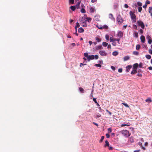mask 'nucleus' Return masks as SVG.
<instances>
[{
    "label": "nucleus",
    "mask_w": 152,
    "mask_h": 152,
    "mask_svg": "<svg viewBox=\"0 0 152 152\" xmlns=\"http://www.w3.org/2000/svg\"><path fill=\"white\" fill-rule=\"evenodd\" d=\"M132 22H135L136 21V16L134 13L131 11L129 13Z\"/></svg>",
    "instance_id": "nucleus-1"
},
{
    "label": "nucleus",
    "mask_w": 152,
    "mask_h": 152,
    "mask_svg": "<svg viewBox=\"0 0 152 152\" xmlns=\"http://www.w3.org/2000/svg\"><path fill=\"white\" fill-rule=\"evenodd\" d=\"M137 23L139 26H140L142 29L144 28L145 25L142 21L140 20H138L137 22Z\"/></svg>",
    "instance_id": "nucleus-2"
},
{
    "label": "nucleus",
    "mask_w": 152,
    "mask_h": 152,
    "mask_svg": "<svg viewBox=\"0 0 152 152\" xmlns=\"http://www.w3.org/2000/svg\"><path fill=\"white\" fill-rule=\"evenodd\" d=\"M99 53L100 55L102 56H106L107 55V53L104 50H100L99 51Z\"/></svg>",
    "instance_id": "nucleus-3"
},
{
    "label": "nucleus",
    "mask_w": 152,
    "mask_h": 152,
    "mask_svg": "<svg viewBox=\"0 0 152 152\" xmlns=\"http://www.w3.org/2000/svg\"><path fill=\"white\" fill-rule=\"evenodd\" d=\"M83 20H82V25L84 27H86L87 26V24L86 23V21L85 20V19H84V20H83V18H82Z\"/></svg>",
    "instance_id": "nucleus-4"
},
{
    "label": "nucleus",
    "mask_w": 152,
    "mask_h": 152,
    "mask_svg": "<svg viewBox=\"0 0 152 152\" xmlns=\"http://www.w3.org/2000/svg\"><path fill=\"white\" fill-rule=\"evenodd\" d=\"M130 134L129 132L127 130H124V136L126 137H128L130 136Z\"/></svg>",
    "instance_id": "nucleus-5"
},
{
    "label": "nucleus",
    "mask_w": 152,
    "mask_h": 152,
    "mask_svg": "<svg viewBox=\"0 0 152 152\" xmlns=\"http://www.w3.org/2000/svg\"><path fill=\"white\" fill-rule=\"evenodd\" d=\"M117 20L118 23H121L123 22V20L121 18V16L119 15L117 18Z\"/></svg>",
    "instance_id": "nucleus-6"
},
{
    "label": "nucleus",
    "mask_w": 152,
    "mask_h": 152,
    "mask_svg": "<svg viewBox=\"0 0 152 152\" xmlns=\"http://www.w3.org/2000/svg\"><path fill=\"white\" fill-rule=\"evenodd\" d=\"M94 59V55H91L89 56L87 58V60L88 61H90L91 60H93Z\"/></svg>",
    "instance_id": "nucleus-7"
},
{
    "label": "nucleus",
    "mask_w": 152,
    "mask_h": 152,
    "mask_svg": "<svg viewBox=\"0 0 152 152\" xmlns=\"http://www.w3.org/2000/svg\"><path fill=\"white\" fill-rule=\"evenodd\" d=\"M81 1H79L77 2V3L76 4L75 6L76 7V8H77V9L80 8V4Z\"/></svg>",
    "instance_id": "nucleus-8"
},
{
    "label": "nucleus",
    "mask_w": 152,
    "mask_h": 152,
    "mask_svg": "<svg viewBox=\"0 0 152 152\" xmlns=\"http://www.w3.org/2000/svg\"><path fill=\"white\" fill-rule=\"evenodd\" d=\"M140 39L142 42L144 43L145 42V38L144 36L142 35L140 37Z\"/></svg>",
    "instance_id": "nucleus-9"
},
{
    "label": "nucleus",
    "mask_w": 152,
    "mask_h": 152,
    "mask_svg": "<svg viewBox=\"0 0 152 152\" xmlns=\"http://www.w3.org/2000/svg\"><path fill=\"white\" fill-rule=\"evenodd\" d=\"M132 66L131 65H128L126 67V72H129L130 69L132 68Z\"/></svg>",
    "instance_id": "nucleus-10"
},
{
    "label": "nucleus",
    "mask_w": 152,
    "mask_h": 152,
    "mask_svg": "<svg viewBox=\"0 0 152 152\" xmlns=\"http://www.w3.org/2000/svg\"><path fill=\"white\" fill-rule=\"evenodd\" d=\"M95 48L96 50H98L101 49H103V48L101 45L96 46Z\"/></svg>",
    "instance_id": "nucleus-11"
},
{
    "label": "nucleus",
    "mask_w": 152,
    "mask_h": 152,
    "mask_svg": "<svg viewBox=\"0 0 152 152\" xmlns=\"http://www.w3.org/2000/svg\"><path fill=\"white\" fill-rule=\"evenodd\" d=\"M123 33L121 31H119L118 33V37H122L123 35Z\"/></svg>",
    "instance_id": "nucleus-12"
},
{
    "label": "nucleus",
    "mask_w": 152,
    "mask_h": 152,
    "mask_svg": "<svg viewBox=\"0 0 152 152\" xmlns=\"http://www.w3.org/2000/svg\"><path fill=\"white\" fill-rule=\"evenodd\" d=\"M139 65L137 63L134 64L133 65V68L134 69H137L138 66Z\"/></svg>",
    "instance_id": "nucleus-13"
},
{
    "label": "nucleus",
    "mask_w": 152,
    "mask_h": 152,
    "mask_svg": "<svg viewBox=\"0 0 152 152\" xmlns=\"http://www.w3.org/2000/svg\"><path fill=\"white\" fill-rule=\"evenodd\" d=\"M84 30L83 29L82 27H80L78 29V32L79 33H81L83 32H84Z\"/></svg>",
    "instance_id": "nucleus-14"
},
{
    "label": "nucleus",
    "mask_w": 152,
    "mask_h": 152,
    "mask_svg": "<svg viewBox=\"0 0 152 152\" xmlns=\"http://www.w3.org/2000/svg\"><path fill=\"white\" fill-rule=\"evenodd\" d=\"M149 12L151 14V15L152 16V7H150L149 8Z\"/></svg>",
    "instance_id": "nucleus-15"
},
{
    "label": "nucleus",
    "mask_w": 152,
    "mask_h": 152,
    "mask_svg": "<svg viewBox=\"0 0 152 152\" xmlns=\"http://www.w3.org/2000/svg\"><path fill=\"white\" fill-rule=\"evenodd\" d=\"M95 38L96 41L98 42H100L101 41V39L97 37H96Z\"/></svg>",
    "instance_id": "nucleus-16"
},
{
    "label": "nucleus",
    "mask_w": 152,
    "mask_h": 152,
    "mask_svg": "<svg viewBox=\"0 0 152 152\" xmlns=\"http://www.w3.org/2000/svg\"><path fill=\"white\" fill-rule=\"evenodd\" d=\"M145 101L148 103H150L152 102V100L151 98H148L145 100Z\"/></svg>",
    "instance_id": "nucleus-17"
},
{
    "label": "nucleus",
    "mask_w": 152,
    "mask_h": 152,
    "mask_svg": "<svg viewBox=\"0 0 152 152\" xmlns=\"http://www.w3.org/2000/svg\"><path fill=\"white\" fill-rule=\"evenodd\" d=\"M105 144L104 145V147H106V146H109V142L107 140H106L105 141Z\"/></svg>",
    "instance_id": "nucleus-18"
},
{
    "label": "nucleus",
    "mask_w": 152,
    "mask_h": 152,
    "mask_svg": "<svg viewBox=\"0 0 152 152\" xmlns=\"http://www.w3.org/2000/svg\"><path fill=\"white\" fill-rule=\"evenodd\" d=\"M70 8L71 10L74 11L76 9V7L75 6H71L70 7Z\"/></svg>",
    "instance_id": "nucleus-19"
},
{
    "label": "nucleus",
    "mask_w": 152,
    "mask_h": 152,
    "mask_svg": "<svg viewBox=\"0 0 152 152\" xmlns=\"http://www.w3.org/2000/svg\"><path fill=\"white\" fill-rule=\"evenodd\" d=\"M91 20V18H86V20H85L86 21H88V22H90Z\"/></svg>",
    "instance_id": "nucleus-20"
},
{
    "label": "nucleus",
    "mask_w": 152,
    "mask_h": 152,
    "mask_svg": "<svg viewBox=\"0 0 152 152\" xmlns=\"http://www.w3.org/2000/svg\"><path fill=\"white\" fill-rule=\"evenodd\" d=\"M137 70L135 69H133L132 71L131 72V73L132 74H134L137 73Z\"/></svg>",
    "instance_id": "nucleus-21"
},
{
    "label": "nucleus",
    "mask_w": 152,
    "mask_h": 152,
    "mask_svg": "<svg viewBox=\"0 0 152 152\" xmlns=\"http://www.w3.org/2000/svg\"><path fill=\"white\" fill-rule=\"evenodd\" d=\"M129 57L127 56L124 57V61H126L129 60Z\"/></svg>",
    "instance_id": "nucleus-22"
},
{
    "label": "nucleus",
    "mask_w": 152,
    "mask_h": 152,
    "mask_svg": "<svg viewBox=\"0 0 152 152\" xmlns=\"http://www.w3.org/2000/svg\"><path fill=\"white\" fill-rule=\"evenodd\" d=\"M79 89L80 91L82 93H84V91L83 89L81 88V87H80L79 88Z\"/></svg>",
    "instance_id": "nucleus-23"
},
{
    "label": "nucleus",
    "mask_w": 152,
    "mask_h": 152,
    "mask_svg": "<svg viewBox=\"0 0 152 152\" xmlns=\"http://www.w3.org/2000/svg\"><path fill=\"white\" fill-rule=\"evenodd\" d=\"M108 45V43L106 42H102V45L104 47H106Z\"/></svg>",
    "instance_id": "nucleus-24"
},
{
    "label": "nucleus",
    "mask_w": 152,
    "mask_h": 152,
    "mask_svg": "<svg viewBox=\"0 0 152 152\" xmlns=\"http://www.w3.org/2000/svg\"><path fill=\"white\" fill-rule=\"evenodd\" d=\"M134 36L136 38H137L138 37V35L137 32H135L133 34Z\"/></svg>",
    "instance_id": "nucleus-25"
},
{
    "label": "nucleus",
    "mask_w": 152,
    "mask_h": 152,
    "mask_svg": "<svg viewBox=\"0 0 152 152\" xmlns=\"http://www.w3.org/2000/svg\"><path fill=\"white\" fill-rule=\"evenodd\" d=\"M94 11H95V9L94 8L91 7L90 9V11L92 13L94 12Z\"/></svg>",
    "instance_id": "nucleus-26"
},
{
    "label": "nucleus",
    "mask_w": 152,
    "mask_h": 152,
    "mask_svg": "<svg viewBox=\"0 0 152 152\" xmlns=\"http://www.w3.org/2000/svg\"><path fill=\"white\" fill-rule=\"evenodd\" d=\"M145 57L148 59H150L151 58V56L149 55H145Z\"/></svg>",
    "instance_id": "nucleus-27"
},
{
    "label": "nucleus",
    "mask_w": 152,
    "mask_h": 152,
    "mask_svg": "<svg viewBox=\"0 0 152 152\" xmlns=\"http://www.w3.org/2000/svg\"><path fill=\"white\" fill-rule=\"evenodd\" d=\"M136 49L137 50H139L140 48V46L139 45H137L136 46Z\"/></svg>",
    "instance_id": "nucleus-28"
},
{
    "label": "nucleus",
    "mask_w": 152,
    "mask_h": 152,
    "mask_svg": "<svg viewBox=\"0 0 152 152\" xmlns=\"http://www.w3.org/2000/svg\"><path fill=\"white\" fill-rule=\"evenodd\" d=\"M118 53L117 51H114L112 53V54L114 56H117V55H118Z\"/></svg>",
    "instance_id": "nucleus-29"
},
{
    "label": "nucleus",
    "mask_w": 152,
    "mask_h": 152,
    "mask_svg": "<svg viewBox=\"0 0 152 152\" xmlns=\"http://www.w3.org/2000/svg\"><path fill=\"white\" fill-rule=\"evenodd\" d=\"M130 125V124L129 123H126L124 122V126H129Z\"/></svg>",
    "instance_id": "nucleus-30"
},
{
    "label": "nucleus",
    "mask_w": 152,
    "mask_h": 152,
    "mask_svg": "<svg viewBox=\"0 0 152 152\" xmlns=\"http://www.w3.org/2000/svg\"><path fill=\"white\" fill-rule=\"evenodd\" d=\"M81 12L83 13H85L86 12V11L84 8H82L81 10Z\"/></svg>",
    "instance_id": "nucleus-31"
},
{
    "label": "nucleus",
    "mask_w": 152,
    "mask_h": 152,
    "mask_svg": "<svg viewBox=\"0 0 152 152\" xmlns=\"http://www.w3.org/2000/svg\"><path fill=\"white\" fill-rule=\"evenodd\" d=\"M133 54L135 55H138L139 54V53L136 51H134L133 52Z\"/></svg>",
    "instance_id": "nucleus-32"
},
{
    "label": "nucleus",
    "mask_w": 152,
    "mask_h": 152,
    "mask_svg": "<svg viewBox=\"0 0 152 152\" xmlns=\"http://www.w3.org/2000/svg\"><path fill=\"white\" fill-rule=\"evenodd\" d=\"M84 56L85 57L87 58H88V57L89 56V55H88V53H85L84 54Z\"/></svg>",
    "instance_id": "nucleus-33"
},
{
    "label": "nucleus",
    "mask_w": 152,
    "mask_h": 152,
    "mask_svg": "<svg viewBox=\"0 0 152 152\" xmlns=\"http://www.w3.org/2000/svg\"><path fill=\"white\" fill-rule=\"evenodd\" d=\"M80 27V24L79 23L77 22L76 23V26H75V28H77Z\"/></svg>",
    "instance_id": "nucleus-34"
},
{
    "label": "nucleus",
    "mask_w": 152,
    "mask_h": 152,
    "mask_svg": "<svg viewBox=\"0 0 152 152\" xmlns=\"http://www.w3.org/2000/svg\"><path fill=\"white\" fill-rule=\"evenodd\" d=\"M101 116V115L99 114V113H98L96 116H95V118H98L100 117Z\"/></svg>",
    "instance_id": "nucleus-35"
},
{
    "label": "nucleus",
    "mask_w": 152,
    "mask_h": 152,
    "mask_svg": "<svg viewBox=\"0 0 152 152\" xmlns=\"http://www.w3.org/2000/svg\"><path fill=\"white\" fill-rule=\"evenodd\" d=\"M137 4L139 7H141L142 5V3L140 2H137Z\"/></svg>",
    "instance_id": "nucleus-36"
},
{
    "label": "nucleus",
    "mask_w": 152,
    "mask_h": 152,
    "mask_svg": "<svg viewBox=\"0 0 152 152\" xmlns=\"http://www.w3.org/2000/svg\"><path fill=\"white\" fill-rule=\"evenodd\" d=\"M124 106H125L126 107H127L129 109H130L129 106L126 103H124Z\"/></svg>",
    "instance_id": "nucleus-37"
},
{
    "label": "nucleus",
    "mask_w": 152,
    "mask_h": 152,
    "mask_svg": "<svg viewBox=\"0 0 152 152\" xmlns=\"http://www.w3.org/2000/svg\"><path fill=\"white\" fill-rule=\"evenodd\" d=\"M142 10V8L141 7H139L138 8V11L139 12H141Z\"/></svg>",
    "instance_id": "nucleus-38"
},
{
    "label": "nucleus",
    "mask_w": 152,
    "mask_h": 152,
    "mask_svg": "<svg viewBox=\"0 0 152 152\" xmlns=\"http://www.w3.org/2000/svg\"><path fill=\"white\" fill-rule=\"evenodd\" d=\"M95 66L99 67H101L102 66L101 65L99 64H96L95 65Z\"/></svg>",
    "instance_id": "nucleus-39"
},
{
    "label": "nucleus",
    "mask_w": 152,
    "mask_h": 152,
    "mask_svg": "<svg viewBox=\"0 0 152 152\" xmlns=\"http://www.w3.org/2000/svg\"><path fill=\"white\" fill-rule=\"evenodd\" d=\"M102 27L103 28H105V29H107L108 28V26L106 25H104L103 26H102Z\"/></svg>",
    "instance_id": "nucleus-40"
},
{
    "label": "nucleus",
    "mask_w": 152,
    "mask_h": 152,
    "mask_svg": "<svg viewBox=\"0 0 152 152\" xmlns=\"http://www.w3.org/2000/svg\"><path fill=\"white\" fill-rule=\"evenodd\" d=\"M110 42H113L114 41V39L112 37H110Z\"/></svg>",
    "instance_id": "nucleus-41"
},
{
    "label": "nucleus",
    "mask_w": 152,
    "mask_h": 152,
    "mask_svg": "<svg viewBox=\"0 0 152 152\" xmlns=\"http://www.w3.org/2000/svg\"><path fill=\"white\" fill-rule=\"evenodd\" d=\"M99 58V56L98 55H96L94 56V58L95 59H97Z\"/></svg>",
    "instance_id": "nucleus-42"
},
{
    "label": "nucleus",
    "mask_w": 152,
    "mask_h": 152,
    "mask_svg": "<svg viewBox=\"0 0 152 152\" xmlns=\"http://www.w3.org/2000/svg\"><path fill=\"white\" fill-rule=\"evenodd\" d=\"M69 3H70L72 4H74V0H69Z\"/></svg>",
    "instance_id": "nucleus-43"
},
{
    "label": "nucleus",
    "mask_w": 152,
    "mask_h": 152,
    "mask_svg": "<svg viewBox=\"0 0 152 152\" xmlns=\"http://www.w3.org/2000/svg\"><path fill=\"white\" fill-rule=\"evenodd\" d=\"M104 136H102L101 137V140L99 141V142H102V141L103 140V139H104Z\"/></svg>",
    "instance_id": "nucleus-44"
},
{
    "label": "nucleus",
    "mask_w": 152,
    "mask_h": 152,
    "mask_svg": "<svg viewBox=\"0 0 152 152\" xmlns=\"http://www.w3.org/2000/svg\"><path fill=\"white\" fill-rule=\"evenodd\" d=\"M122 71H123V69L121 68H119L118 69V72L120 73L122 72Z\"/></svg>",
    "instance_id": "nucleus-45"
},
{
    "label": "nucleus",
    "mask_w": 152,
    "mask_h": 152,
    "mask_svg": "<svg viewBox=\"0 0 152 152\" xmlns=\"http://www.w3.org/2000/svg\"><path fill=\"white\" fill-rule=\"evenodd\" d=\"M107 130H108V132L109 133H110L112 131L111 128H108L107 129Z\"/></svg>",
    "instance_id": "nucleus-46"
},
{
    "label": "nucleus",
    "mask_w": 152,
    "mask_h": 152,
    "mask_svg": "<svg viewBox=\"0 0 152 152\" xmlns=\"http://www.w3.org/2000/svg\"><path fill=\"white\" fill-rule=\"evenodd\" d=\"M109 17L111 18L112 19H114L113 17V15L111 14H110L109 15Z\"/></svg>",
    "instance_id": "nucleus-47"
},
{
    "label": "nucleus",
    "mask_w": 152,
    "mask_h": 152,
    "mask_svg": "<svg viewBox=\"0 0 152 152\" xmlns=\"http://www.w3.org/2000/svg\"><path fill=\"white\" fill-rule=\"evenodd\" d=\"M107 46V48L108 49H111V45H110L109 44Z\"/></svg>",
    "instance_id": "nucleus-48"
},
{
    "label": "nucleus",
    "mask_w": 152,
    "mask_h": 152,
    "mask_svg": "<svg viewBox=\"0 0 152 152\" xmlns=\"http://www.w3.org/2000/svg\"><path fill=\"white\" fill-rule=\"evenodd\" d=\"M139 32L141 34H142L143 33V30L141 29H140Z\"/></svg>",
    "instance_id": "nucleus-49"
},
{
    "label": "nucleus",
    "mask_w": 152,
    "mask_h": 152,
    "mask_svg": "<svg viewBox=\"0 0 152 152\" xmlns=\"http://www.w3.org/2000/svg\"><path fill=\"white\" fill-rule=\"evenodd\" d=\"M152 40L151 39H149L148 41V43L149 44H151L152 43Z\"/></svg>",
    "instance_id": "nucleus-50"
},
{
    "label": "nucleus",
    "mask_w": 152,
    "mask_h": 152,
    "mask_svg": "<svg viewBox=\"0 0 152 152\" xmlns=\"http://www.w3.org/2000/svg\"><path fill=\"white\" fill-rule=\"evenodd\" d=\"M142 65H143L142 64V63H140L139 64L138 66H139V67L142 68Z\"/></svg>",
    "instance_id": "nucleus-51"
},
{
    "label": "nucleus",
    "mask_w": 152,
    "mask_h": 152,
    "mask_svg": "<svg viewBox=\"0 0 152 152\" xmlns=\"http://www.w3.org/2000/svg\"><path fill=\"white\" fill-rule=\"evenodd\" d=\"M111 68L113 71H115V68L113 66H111Z\"/></svg>",
    "instance_id": "nucleus-52"
},
{
    "label": "nucleus",
    "mask_w": 152,
    "mask_h": 152,
    "mask_svg": "<svg viewBox=\"0 0 152 152\" xmlns=\"http://www.w3.org/2000/svg\"><path fill=\"white\" fill-rule=\"evenodd\" d=\"M93 100L95 102V103H97V102L96 100V98H94L93 99Z\"/></svg>",
    "instance_id": "nucleus-53"
},
{
    "label": "nucleus",
    "mask_w": 152,
    "mask_h": 152,
    "mask_svg": "<svg viewBox=\"0 0 152 152\" xmlns=\"http://www.w3.org/2000/svg\"><path fill=\"white\" fill-rule=\"evenodd\" d=\"M120 40V39L119 38L118 39H114V41H117L118 42H119Z\"/></svg>",
    "instance_id": "nucleus-54"
},
{
    "label": "nucleus",
    "mask_w": 152,
    "mask_h": 152,
    "mask_svg": "<svg viewBox=\"0 0 152 152\" xmlns=\"http://www.w3.org/2000/svg\"><path fill=\"white\" fill-rule=\"evenodd\" d=\"M134 28L137 29V26L135 25H134L133 26Z\"/></svg>",
    "instance_id": "nucleus-55"
},
{
    "label": "nucleus",
    "mask_w": 152,
    "mask_h": 152,
    "mask_svg": "<svg viewBox=\"0 0 152 152\" xmlns=\"http://www.w3.org/2000/svg\"><path fill=\"white\" fill-rule=\"evenodd\" d=\"M106 137L107 138H110V135L109 134H106Z\"/></svg>",
    "instance_id": "nucleus-56"
},
{
    "label": "nucleus",
    "mask_w": 152,
    "mask_h": 152,
    "mask_svg": "<svg viewBox=\"0 0 152 152\" xmlns=\"http://www.w3.org/2000/svg\"><path fill=\"white\" fill-rule=\"evenodd\" d=\"M112 45L114 46H115L116 45V43L115 41H113V42Z\"/></svg>",
    "instance_id": "nucleus-57"
},
{
    "label": "nucleus",
    "mask_w": 152,
    "mask_h": 152,
    "mask_svg": "<svg viewBox=\"0 0 152 152\" xmlns=\"http://www.w3.org/2000/svg\"><path fill=\"white\" fill-rule=\"evenodd\" d=\"M109 147V149L110 150H112L113 149V148L111 146H108Z\"/></svg>",
    "instance_id": "nucleus-58"
},
{
    "label": "nucleus",
    "mask_w": 152,
    "mask_h": 152,
    "mask_svg": "<svg viewBox=\"0 0 152 152\" xmlns=\"http://www.w3.org/2000/svg\"><path fill=\"white\" fill-rule=\"evenodd\" d=\"M124 6L126 8H128L129 7V6L126 4H125L124 5Z\"/></svg>",
    "instance_id": "nucleus-59"
},
{
    "label": "nucleus",
    "mask_w": 152,
    "mask_h": 152,
    "mask_svg": "<svg viewBox=\"0 0 152 152\" xmlns=\"http://www.w3.org/2000/svg\"><path fill=\"white\" fill-rule=\"evenodd\" d=\"M105 38H106V39L107 40H109V36L108 35H106V36H105Z\"/></svg>",
    "instance_id": "nucleus-60"
},
{
    "label": "nucleus",
    "mask_w": 152,
    "mask_h": 152,
    "mask_svg": "<svg viewBox=\"0 0 152 152\" xmlns=\"http://www.w3.org/2000/svg\"><path fill=\"white\" fill-rule=\"evenodd\" d=\"M149 52L150 54H152V50L151 49L149 50Z\"/></svg>",
    "instance_id": "nucleus-61"
},
{
    "label": "nucleus",
    "mask_w": 152,
    "mask_h": 152,
    "mask_svg": "<svg viewBox=\"0 0 152 152\" xmlns=\"http://www.w3.org/2000/svg\"><path fill=\"white\" fill-rule=\"evenodd\" d=\"M81 7L82 8H84L85 7V6H84V5L83 4H81Z\"/></svg>",
    "instance_id": "nucleus-62"
},
{
    "label": "nucleus",
    "mask_w": 152,
    "mask_h": 152,
    "mask_svg": "<svg viewBox=\"0 0 152 152\" xmlns=\"http://www.w3.org/2000/svg\"><path fill=\"white\" fill-rule=\"evenodd\" d=\"M119 134H124V131L123 130H122L119 132Z\"/></svg>",
    "instance_id": "nucleus-63"
},
{
    "label": "nucleus",
    "mask_w": 152,
    "mask_h": 152,
    "mask_svg": "<svg viewBox=\"0 0 152 152\" xmlns=\"http://www.w3.org/2000/svg\"><path fill=\"white\" fill-rule=\"evenodd\" d=\"M150 2L149 1H147L146 2L145 4L147 5V4H150Z\"/></svg>",
    "instance_id": "nucleus-64"
}]
</instances>
